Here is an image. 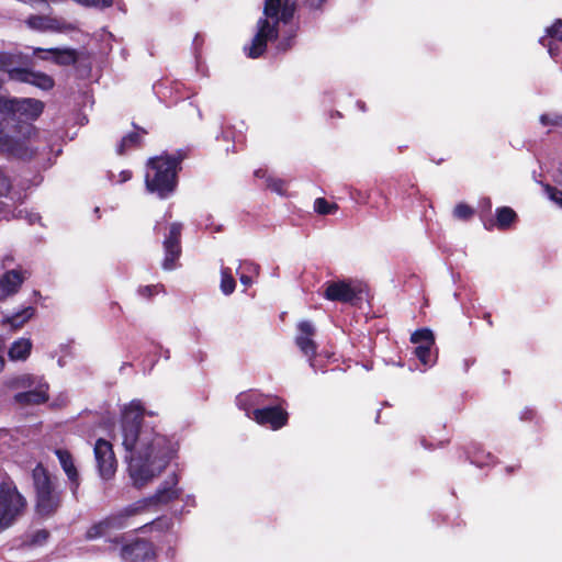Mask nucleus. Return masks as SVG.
I'll return each instance as SVG.
<instances>
[{
	"label": "nucleus",
	"instance_id": "c85d7f7f",
	"mask_svg": "<svg viewBox=\"0 0 562 562\" xmlns=\"http://www.w3.org/2000/svg\"><path fill=\"white\" fill-rule=\"evenodd\" d=\"M140 134L137 132H131L124 137H122L120 144L117 145L116 153L119 155H124L127 150L137 147L140 144Z\"/></svg>",
	"mask_w": 562,
	"mask_h": 562
},
{
	"label": "nucleus",
	"instance_id": "a19ab883",
	"mask_svg": "<svg viewBox=\"0 0 562 562\" xmlns=\"http://www.w3.org/2000/svg\"><path fill=\"white\" fill-rule=\"evenodd\" d=\"M43 380L31 374H23L16 379V384L21 387H27L30 390L35 389L37 382Z\"/></svg>",
	"mask_w": 562,
	"mask_h": 562
},
{
	"label": "nucleus",
	"instance_id": "c9c22d12",
	"mask_svg": "<svg viewBox=\"0 0 562 562\" xmlns=\"http://www.w3.org/2000/svg\"><path fill=\"white\" fill-rule=\"evenodd\" d=\"M104 520L110 531L124 529L128 526L120 510L111 513L104 517Z\"/></svg>",
	"mask_w": 562,
	"mask_h": 562
},
{
	"label": "nucleus",
	"instance_id": "a211bd4d",
	"mask_svg": "<svg viewBox=\"0 0 562 562\" xmlns=\"http://www.w3.org/2000/svg\"><path fill=\"white\" fill-rule=\"evenodd\" d=\"M48 384L40 380L35 389L15 394L14 400L21 404H42L48 400Z\"/></svg>",
	"mask_w": 562,
	"mask_h": 562
},
{
	"label": "nucleus",
	"instance_id": "f3484780",
	"mask_svg": "<svg viewBox=\"0 0 562 562\" xmlns=\"http://www.w3.org/2000/svg\"><path fill=\"white\" fill-rule=\"evenodd\" d=\"M9 79L30 83L41 90H50L55 81L46 72H8Z\"/></svg>",
	"mask_w": 562,
	"mask_h": 562
},
{
	"label": "nucleus",
	"instance_id": "b1692460",
	"mask_svg": "<svg viewBox=\"0 0 562 562\" xmlns=\"http://www.w3.org/2000/svg\"><path fill=\"white\" fill-rule=\"evenodd\" d=\"M517 221L516 212L508 206L498 207L494 215V227L506 231Z\"/></svg>",
	"mask_w": 562,
	"mask_h": 562
},
{
	"label": "nucleus",
	"instance_id": "49530a36",
	"mask_svg": "<svg viewBox=\"0 0 562 562\" xmlns=\"http://www.w3.org/2000/svg\"><path fill=\"white\" fill-rule=\"evenodd\" d=\"M537 417V412L532 407H525L520 412V419L522 422H532Z\"/></svg>",
	"mask_w": 562,
	"mask_h": 562
},
{
	"label": "nucleus",
	"instance_id": "7ed1b4c3",
	"mask_svg": "<svg viewBox=\"0 0 562 562\" xmlns=\"http://www.w3.org/2000/svg\"><path fill=\"white\" fill-rule=\"evenodd\" d=\"M186 157V150L179 149L175 154H162L149 158L145 173L146 190L161 200L168 199L176 191L178 171Z\"/></svg>",
	"mask_w": 562,
	"mask_h": 562
},
{
	"label": "nucleus",
	"instance_id": "4c0bfd02",
	"mask_svg": "<svg viewBox=\"0 0 562 562\" xmlns=\"http://www.w3.org/2000/svg\"><path fill=\"white\" fill-rule=\"evenodd\" d=\"M338 210L336 203H329L324 198H317L314 202V211L321 215L333 214Z\"/></svg>",
	"mask_w": 562,
	"mask_h": 562
},
{
	"label": "nucleus",
	"instance_id": "0eeeda50",
	"mask_svg": "<svg viewBox=\"0 0 562 562\" xmlns=\"http://www.w3.org/2000/svg\"><path fill=\"white\" fill-rule=\"evenodd\" d=\"M361 291L360 284L351 280L328 281L323 296L328 301L353 304Z\"/></svg>",
	"mask_w": 562,
	"mask_h": 562
},
{
	"label": "nucleus",
	"instance_id": "8fccbe9b",
	"mask_svg": "<svg viewBox=\"0 0 562 562\" xmlns=\"http://www.w3.org/2000/svg\"><path fill=\"white\" fill-rule=\"evenodd\" d=\"M350 196L352 200H355L356 202L358 203H366L367 202V195H364L361 191L359 190H353L350 192Z\"/></svg>",
	"mask_w": 562,
	"mask_h": 562
},
{
	"label": "nucleus",
	"instance_id": "4468645a",
	"mask_svg": "<svg viewBox=\"0 0 562 562\" xmlns=\"http://www.w3.org/2000/svg\"><path fill=\"white\" fill-rule=\"evenodd\" d=\"M55 454L59 461V464L65 472L70 492L75 499H78V492L80 486V476L75 464L74 458L70 452L66 449H56Z\"/></svg>",
	"mask_w": 562,
	"mask_h": 562
},
{
	"label": "nucleus",
	"instance_id": "052dcab7",
	"mask_svg": "<svg viewBox=\"0 0 562 562\" xmlns=\"http://www.w3.org/2000/svg\"><path fill=\"white\" fill-rule=\"evenodd\" d=\"M290 45H291L290 44V40L288 38L285 42H281L280 43V48L285 50V49H288L290 47Z\"/></svg>",
	"mask_w": 562,
	"mask_h": 562
},
{
	"label": "nucleus",
	"instance_id": "e2e57ef3",
	"mask_svg": "<svg viewBox=\"0 0 562 562\" xmlns=\"http://www.w3.org/2000/svg\"><path fill=\"white\" fill-rule=\"evenodd\" d=\"M255 176H256V177H265V176H266V171H263V170H261V169L256 170V171H255Z\"/></svg>",
	"mask_w": 562,
	"mask_h": 562
},
{
	"label": "nucleus",
	"instance_id": "cd10ccee",
	"mask_svg": "<svg viewBox=\"0 0 562 562\" xmlns=\"http://www.w3.org/2000/svg\"><path fill=\"white\" fill-rule=\"evenodd\" d=\"M411 341L416 344L418 347L434 348L435 336L430 329L420 328L412 334Z\"/></svg>",
	"mask_w": 562,
	"mask_h": 562
},
{
	"label": "nucleus",
	"instance_id": "3c124183",
	"mask_svg": "<svg viewBox=\"0 0 562 562\" xmlns=\"http://www.w3.org/2000/svg\"><path fill=\"white\" fill-rule=\"evenodd\" d=\"M326 0H305V4L313 10L321 9Z\"/></svg>",
	"mask_w": 562,
	"mask_h": 562
},
{
	"label": "nucleus",
	"instance_id": "f257e3e1",
	"mask_svg": "<svg viewBox=\"0 0 562 562\" xmlns=\"http://www.w3.org/2000/svg\"><path fill=\"white\" fill-rule=\"evenodd\" d=\"M147 412L139 400L124 405L121 414L122 443L128 454L127 472L132 484L142 488L158 476L170 461L172 445L157 426L147 423Z\"/></svg>",
	"mask_w": 562,
	"mask_h": 562
},
{
	"label": "nucleus",
	"instance_id": "bb28decb",
	"mask_svg": "<svg viewBox=\"0 0 562 562\" xmlns=\"http://www.w3.org/2000/svg\"><path fill=\"white\" fill-rule=\"evenodd\" d=\"M147 509H148V501H145V498H142L132 504L124 506L123 508H121L119 510L124 516V519L128 525L130 520L133 517L143 514Z\"/></svg>",
	"mask_w": 562,
	"mask_h": 562
},
{
	"label": "nucleus",
	"instance_id": "680f3d73",
	"mask_svg": "<svg viewBox=\"0 0 562 562\" xmlns=\"http://www.w3.org/2000/svg\"><path fill=\"white\" fill-rule=\"evenodd\" d=\"M357 106L360 111L362 112H366L367 108H366V103L362 102V101H357Z\"/></svg>",
	"mask_w": 562,
	"mask_h": 562
},
{
	"label": "nucleus",
	"instance_id": "09e8293b",
	"mask_svg": "<svg viewBox=\"0 0 562 562\" xmlns=\"http://www.w3.org/2000/svg\"><path fill=\"white\" fill-rule=\"evenodd\" d=\"M48 531L47 530H38L33 536V542L36 544H43L48 539Z\"/></svg>",
	"mask_w": 562,
	"mask_h": 562
},
{
	"label": "nucleus",
	"instance_id": "9d476101",
	"mask_svg": "<svg viewBox=\"0 0 562 562\" xmlns=\"http://www.w3.org/2000/svg\"><path fill=\"white\" fill-rule=\"evenodd\" d=\"M33 56L41 60L52 61L57 66H71L79 57L76 49L69 47L34 48Z\"/></svg>",
	"mask_w": 562,
	"mask_h": 562
},
{
	"label": "nucleus",
	"instance_id": "39448f33",
	"mask_svg": "<svg viewBox=\"0 0 562 562\" xmlns=\"http://www.w3.org/2000/svg\"><path fill=\"white\" fill-rule=\"evenodd\" d=\"M108 541L121 546L119 555L123 562H154L156 559L155 546L147 539L125 540L124 536H115Z\"/></svg>",
	"mask_w": 562,
	"mask_h": 562
},
{
	"label": "nucleus",
	"instance_id": "774afa93",
	"mask_svg": "<svg viewBox=\"0 0 562 562\" xmlns=\"http://www.w3.org/2000/svg\"><path fill=\"white\" fill-rule=\"evenodd\" d=\"M561 172H562V168H561Z\"/></svg>",
	"mask_w": 562,
	"mask_h": 562
},
{
	"label": "nucleus",
	"instance_id": "de8ad7c7",
	"mask_svg": "<svg viewBox=\"0 0 562 562\" xmlns=\"http://www.w3.org/2000/svg\"><path fill=\"white\" fill-rule=\"evenodd\" d=\"M158 285H145L138 289V294L144 297H150L157 293Z\"/></svg>",
	"mask_w": 562,
	"mask_h": 562
},
{
	"label": "nucleus",
	"instance_id": "f8f14e48",
	"mask_svg": "<svg viewBox=\"0 0 562 562\" xmlns=\"http://www.w3.org/2000/svg\"><path fill=\"white\" fill-rule=\"evenodd\" d=\"M178 483L179 477L176 473L169 475L153 496L145 498L148 501V508L153 505H167L177 499L182 493L181 488L177 487Z\"/></svg>",
	"mask_w": 562,
	"mask_h": 562
},
{
	"label": "nucleus",
	"instance_id": "864d4df0",
	"mask_svg": "<svg viewBox=\"0 0 562 562\" xmlns=\"http://www.w3.org/2000/svg\"><path fill=\"white\" fill-rule=\"evenodd\" d=\"M239 280H240L241 284H244L245 286H249L252 284L251 277H249L247 274H244V273L240 274Z\"/></svg>",
	"mask_w": 562,
	"mask_h": 562
},
{
	"label": "nucleus",
	"instance_id": "393cba45",
	"mask_svg": "<svg viewBox=\"0 0 562 562\" xmlns=\"http://www.w3.org/2000/svg\"><path fill=\"white\" fill-rule=\"evenodd\" d=\"M32 477L36 493L54 488L53 482L42 464H37L33 469Z\"/></svg>",
	"mask_w": 562,
	"mask_h": 562
},
{
	"label": "nucleus",
	"instance_id": "79ce46f5",
	"mask_svg": "<svg viewBox=\"0 0 562 562\" xmlns=\"http://www.w3.org/2000/svg\"><path fill=\"white\" fill-rule=\"evenodd\" d=\"M113 2L114 0H83V7L103 10L112 7Z\"/></svg>",
	"mask_w": 562,
	"mask_h": 562
},
{
	"label": "nucleus",
	"instance_id": "5701e85b",
	"mask_svg": "<svg viewBox=\"0 0 562 562\" xmlns=\"http://www.w3.org/2000/svg\"><path fill=\"white\" fill-rule=\"evenodd\" d=\"M32 341L27 338H20L15 340L9 351L8 356L12 361H24L29 358L32 350Z\"/></svg>",
	"mask_w": 562,
	"mask_h": 562
},
{
	"label": "nucleus",
	"instance_id": "5fc2aeb1",
	"mask_svg": "<svg viewBox=\"0 0 562 562\" xmlns=\"http://www.w3.org/2000/svg\"><path fill=\"white\" fill-rule=\"evenodd\" d=\"M203 42H204L203 36H202L201 34H199V33H198V34L194 36V38H193V46H194L195 48H198V47L202 46Z\"/></svg>",
	"mask_w": 562,
	"mask_h": 562
},
{
	"label": "nucleus",
	"instance_id": "0e129e2a",
	"mask_svg": "<svg viewBox=\"0 0 562 562\" xmlns=\"http://www.w3.org/2000/svg\"><path fill=\"white\" fill-rule=\"evenodd\" d=\"M4 368V359L0 356V372L3 370Z\"/></svg>",
	"mask_w": 562,
	"mask_h": 562
},
{
	"label": "nucleus",
	"instance_id": "7c9ffc66",
	"mask_svg": "<svg viewBox=\"0 0 562 562\" xmlns=\"http://www.w3.org/2000/svg\"><path fill=\"white\" fill-rule=\"evenodd\" d=\"M475 215V209L464 202L458 203L452 210V217L456 221L469 222Z\"/></svg>",
	"mask_w": 562,
	"mask_h": 562
},
{
	"label": "nucleus",
	"instance_id": "9b49d317",
	"mask_svg": "<svg viewBox=\"0 0 562 562\" xmlns=\"http://www.w3.org/2000/svg\"><path fill=\"white\" fill-rule=\"evenodd\" d=\"M541 46L548 49L551 58L562 61V20L558 19L546 27L544 35L539 38Z\"/></svg>",
	"mask_w": 562,
	"mask_h": 562
},
{
	"label": "nucleus",
	"instance_id": "2f4dec72",
	"mask_svg": "<svg viewBox=\"0 0 562 562\" xmlns=\"http://www.w3.org/2000/svg\"><path fill=\"white\" fill-rule=\"evenodd\" d=\"M236 288L235 279L233 278L232 270L229 268H222L221 270V291L225 295H231Z\"/></svg>",
	"mask_w": 562,
	"mask_h": 562
},
{
	"label": "nucleus",
	"instance_id": "f03ea898",
	"mask_svg": "<svg viewBox=\"0 0 562 562\" xmlns=\"http://www.w3.org/2000/svg\"><path fill=\"white\" fill-rule=\"evenodd\" d=\"M296 11L295 0H266L263 16L257 22V32L251 43L244 47L246 55L258 58L267 48L269 42L278 38V25L288 24Z\"/></svg>",
	"mask_w": 562,
	"mask_h": 562
},
{
	"label": "nucleus",
	"instance_id": "bf43d9fd",
	"mask_svg": "<svg viewBox=\"0 0 562 562\" xmlns=\"http://www.w3.org/2000/svg\"><path fill=\"white\" fill-rule=\"evenodd\" d=\"M186 504H187V505H190V506H194V505H195L194 497H193V496H191V495H188V496H187V499H186Z\"/></svg>",
	"mask_w": 562,
	"mask_h": 562
},
{
	"label": "nucleus",
	"instance_id": "69168bd1",
	"mask_svg": "<svg viewBox=\"0 0 562 562\" xmlns=\"http://www.w3.org/2000/svg\"><path fill=\"white\" fill-rule=\"evenodd\" d=\"M126 367H131V363L128 362H124L122 366H121V371H123V369H126Z\"/></svg>",
	"mask_w": 562,
	"mask_h": 562
},
{
	"label": "nucleus",
	"instance_id": "20e7f679",
	"mask_svg": "<svg viewBox=\"0 0 562 562\" xmlns=\"http://www.w3.org/2000/svg\"><path fill=\"white\" fill-rule=\"evenodd\" d=\"M43 109L44 103L36 99L0 97V114L7 122L19 123L23 136L31 134L33 126L29 122L36 120L42 114Z\"/></svg>",
	"mask_w": 562,
	"mask_h": 562
},
{
	"label": "nucleus",
	"instance_id": "e433bc0d",
	"mask_svg": "<svg viewBox=\"0 0 562 562\" xmlns=\"http://www.w3.org/2000/svg\"><path fill=\"white\" fill-rule=\"evenodd\" d=\"M415 355L426 367H431L436 362V353L432 351V348L417 346L415 348Z\"/></svg>",
	"mask_w": 562,
	"mask_h": 562
},
{
	"label": "nucleus",
	"instance_id": "58836bf2",
	"mask_svg": "<svg viewBox=\"0 0 562 562\" xmlns=\"http://www.w3.org/2000/svg\"><path fill=\"white\" fill-rule=\"evenodd\" d=\"M182 224L175 222L170 225L169 234L166 236L164 243H170L172 245H180Z\"/></svg>",
	"mask_w": 562,
	"mask_h": 562
},
{
	"label": "nucleus",
	"instance_id": "4d7b16f0",
	"mask_svg": "<svg viewBox=\"0 0 562 562\" xmlns=\"http://www.w3.org/2000/svg\"><path fill=\"white\" fill-rule=\"evenodd\" d=\"M245 266L247 267L248 271H257L258 270V266L252 262H245Z\"/></svg>",
	"mask_w": 562,
	"mask_h": 562
},
{
	"label": "nucleus",
	"instance_id": "2eb2a0df",
	"mask_svg": "<svg viewBox=\"0 0 562 562\" xmlns=\"http://www.w3.org/2000/svg\"><path fill=\"white\" fill-rule=\"evenodd\" d=\"M299 335L295 338L296 345L300 350L310 358V362H312V358L316 355V344L313 340V336L315 334L314 325L308 321H303L297 325ZM313 367V363H311Z\"/></svg>",
	"mask_w": 562,
	"mask_h": 562
},
{
	"label": "nucleus",
	"instance_id": "4be33fe9",
	"mask_svg": "<svg viewBox=\"0 0 562 562\" xmlns=\"http://www.w3.org/2000/svg\"><path fill=\"white\" fill-rule=\"evenodd\" d=\"M263 398L262 394L256 392L241 393L236 397V404L250 417L251 409L260 408L259 405L263 402Z\"/></svg>",
	"mask_w": 562,
	"mask_h": 562
},
{
	"label": "nucleus",
	"instance_id": "13d9d810",
	"mask_svg": "<svg viewBox=\"0 0 562 562\" xmlns=\"http://www.w3.org/2000/svg\"><path fill=\"white\" fill-rule=\"evenodd\" d=\"M160 349H161V353H160V355H161L166 360H168V359L170 358V350H169V349H164L162 347H160Z\"/></svg>",
	"mask_w": 562,
	"mask_h": 562
},
{
	"label": "nucleus",
	"instance_id": "423d86ee",
	"mask_svg": "<svg viewBox=\"0 0 562 562\" xmlns=\"http://www.w3.org/2000/svg\"><path fill=\"white\" fill-rule=\"evenodd\" d=\"M25 506L24 497L12 482L0 485V532L9 528Z\"/></svg>",
	"mask_w": 562,
	"mask_h": 562
},
{
	"label": "nucleus",
	"instance_id": "ea45409f",
	"mask_svg": "<svg viewBox=\"0 0 562 562\" xmlns=\"http://www.w3.org/2000/svg\"><path fill=\"white\" fill-rule=\"evenodd\" d=\"M266 186H267L268 189H270L272 192H276L279 195H284L285 194L286 183L282 179L267 177L266 178Z\"/></svg>",
	"mask_w": 562,
	"mask_h": 562
},
{
	"label": "nucleus",
	"instance_id": "c756f323",
	"mask_svg": "<svg viewBox=\"0 0 562 562\" xmlns=\"http://www.w3.org/2000/svg\"><path fill=\"white\" fill-rule=\"evenodd\" d=\"M490 211H491L490 198H482L477 203L475 213H479L480 218L483 222V225L487 231L492 229V216L490 214Z\"/></svg>",
	"mask_w": 562,
	"mask_h": 562
},
{
	"label": "nucleus",
	"instance_id": "473e14b6",
	"mask_svg": "<svg viewBox=\"0 0 562 562\" xmlns=\"http://www.w3.org/2000/svg\"><path fill=\"white\" fill-rule=\"evenodd\" d=\"M35 313L34 307L27 306L8 318V323L15 328L24 325Z\"/></svg>",
	"mask_w": 562,
	"mask_h": 562
},
{
	"label": "nucleus",
	"instance_id": "338daca9",
	"mask_svg": "<svg viewBox=\"0 0 562 562\" xmlns=\"http://www.w3.org/2000/svg\"><path fill=\"white\" fill-rule=\"evenodd\" d=\"M223 138L224 139H228V134L227 133H223Z\"/></svg>",
	"mask_w": 562,
	"mask_h": 562
},
{
	"label": "nucleus",
	"instance_id": "72a5a7b5",
	"mask_svg": "<svg viewBox=\"0 0 562 562\" xmlns=\"http://www.w3.org/2000/svg\"><path fill=\"white\" fill-rule=\"evenodd\" d=\"M110 532V528H108L104 518L100 521L93 524L91 527L88 528L86 531V539L88 540H94L99 538L106 537Z\"/></svg>",
	"mask_w": 562,
	"mask_h": 562
},
{
	"label": "nucleus",
	"instance_id": "6ab92c4d",
	"mask_svg": "<svg viewBox=\"0 0 562 562\" xmlns=\"http://www.w3.org/2000/svg\"><path fill=\"white\" fill-rule=\"evenodd\" d=\"M24 278L18 270H10L0 278V301L18 292Z\"/></svg>",
	"mask_w": 562,
	"mask_h": 562
},
{
	"label": "nucleus",
	"instance_id": "603ef678",
	"mask_svg": "<svg viewBox=\"0 0 562 562\" xmlns=\"http://www.w3.org/2000/svg\"><path fill=\"white\" fill-rule=\"evenodd\" d=\"M539 121L543 126H550L555 124V121L549 114L540 115Z\"/></svg>",
	"mask_w": 562,
	"mask_h": 562
},
{
	"label": "nucleus",
	"instance_id": "6e6d98bb",
	"mask_svg": "<svg viewBox=\"0 0 562 562\" xmlns=\"http://www.w3.org/2000/svg\"><path fill=\"white\" fill-rule=\"evenodd\" d=\"M120 177H121L120 182H125L132 177V173L128 170H124L121 172Z\"/></svg>",
	"mask_w": 562,
	"mask_h": 562
},
{
	"label": "nucleus",
	"instance_id": "f704fd0d",
	"mask_svg": "<svg viewBox=\"0 0 562 562\" xmlns=\"http://www.w3.org/2000/svg\"><path fill=\"white\" fill-rule=\"evenodd\" d=\"M173 522L171 518L168 517H160L155 520H153L149 524H145L142 526L138 530L140 532H146L148 528L151 530H158V531H167L172 527Z\"/></svg>",
	"mask_w": 562,
	"mask_h": 562
},
{
	"label": "nucleus",
	"instance_id": "ddd939ff",
	"mask_svg": "<svg viewBox=\"0 0 562 562\" xmlns=\"http://www.w3.org/2000/svg\"><path fill=\"white\" fill-rule=\"evenodd\" d=\"M252 418L260 425L269 426L271 429L277 430L282 428L288 422V413L279 406H266L255 408Z\"/></svg>",
	"mask_w": 562,
	"mask_h": 562
},
{
	"label": "nucleus",
	"instance_id": "6e6552de",
	"mask_svg": "<svg viewBox=\"0 0 562 562\" xmlns=\"http://www.w3.org/2000/svg\"><path fill=\"white\" fill-rule=\"evenodd\" d=\"M93 452L99 475L103 480L112 479L116 471V460L112 445L108 440L100 438L94 445Z\"/></svg>",
	"mask_w": 562,
	"mask_h": 562
},
{
	"label": "nucleus",
	"instance_id": "37998d69",
	"mask_svg": "<svg viewBox=\"0 0 562 562\" xmlns=\"http://www.w3.org/2000/svg\"><path fill=\"white\" fill-rule=\"evenodd\" d=\"M544 190L548 194V198L551 201H553L555 204H558L559 206L562 207V191H560L549 184L544 186Z\"/></svg>",
	"mask_w": 562,
	"mask_h": 562
},
{
	"label": "nucleus",
	"instance_id": "dca6fc26",
	"mask_svg": "<svg viewBox=\"0 0 562 562\" xmlns=\"http://www.w3.org/2000/svg\"><path fill=\"white\" fill-rule=\"evenodd\" d=\"M0 153H8L20 159H31L34 150L29 147L25 139L14 138L11 136H0Z\"/></svg>",
	"mask_w": 562,
	"mask_h": 562
},
{
	"label": "nucleus",
	"instance_id": "1a4fd4ad",
	"mask_svg": "<svg viewBox=\"0 0 562 562\" xmlns=\"http://www.w3.org/2000/svg\"><path fill=\"white\" fill-rule=\"evenodd\" d=\"M25 25L35 32L63 33L74 31L76 27L63 19L53 15L32 14L26 18Z\"/></svg>",
	"mask_w": 562,
	"mask_h": 562
},
{
	"label": "nucleus",
	"instance_id": "a18cd8bd",
	"mask_svg": "<svg viewBox=\"0 0 562 562\" xmlns=\"http://www.w3.org/2000/svg\"><path fill=\"white\" fill-rule=\"evenodd\" d=\"M11 189L9 178L0 170V196H4Z\"/></svg>",
	"mask_w": 562,
	"mask_h": 562
},
{
	"label": "nucleus",
	"instance_id": "412c9836",
	"mask_svg": "<svg viewBox=\"0 0 562 562\" xmlns=\"http://www.w3.org/2000/svg\"><path fill=\"white\" fill-rule=\"evenodd\" d=\"M26 56L18 50H0V70H24L19 66L26 64Z\"/></svg>",
	"mask_w": 562,
	"mask_h": 562
},
{
	"label": "nucleus",
	"instance_id": "aec40b11",
	"mask_svg": "<svg viewBox=\"0 0 562 562\" xmlns=\"http://www.w3.org/2000/svg\"><path fill=\"white\" fill-rule=\"evenodd\" d=\"M37 510L41 515L53 514L60 504V497L54 488L36 493Z\"/></svg>",
	"mask_w": 562,
	"mask_h": 562
},
{
	"label": "nucleus",
	"instance_id": "c03bdc74",
	"mask_svg": "<svg viewBox=\"0 0 562 562\" xmlns=\"http://www.w3.org/2000/svg\"><path fill=\"white\" fill-rule=\"evenodd\" d=\"M14 217L24 218L29 224H34L40 220V215L37 213H32L26 210H19L16 213H14Z\"/></svg>",
	"mask_w": 562,
	"mask_h": 562
},
{
	"label": "nucleus",
	"instance_id": "a878e982",
	"mask_svg": "<svg viewBox=\"0 0 562 562\" xmlns=\"http://www.w3.org/2000/svg\"><path fill=\"white\" fill-rule=\"evenodd\" d=\"M165 258L162 261V268L165 270H172L176 268V261L180 257L181 246L172 245L170 243H164Z\"/></svg>",
	"mask_w": 562,
	"mask_h": 562
}]
</instances>
